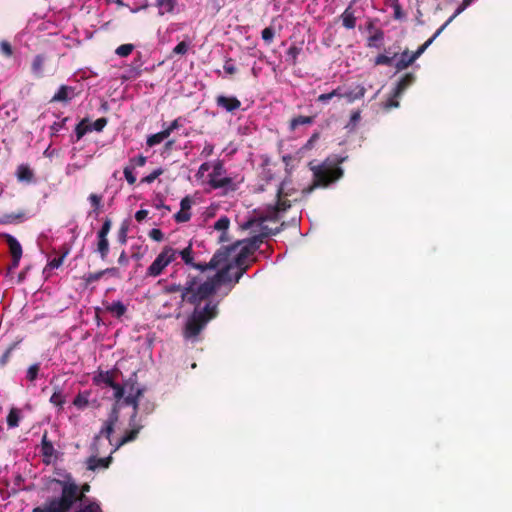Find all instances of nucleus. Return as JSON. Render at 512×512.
<instances>
[{
  "label": "nucleus",
  "mask_w": 512,
  "mask_h": 512,
  "mask_svg": "<svg viewBox=\"0 0 512 512\" xmlns=\"http://www.w3.org/2000/svg\"><path fill=\"white\" fill-rule=\"evenodd\" d=\"M244 246L241 242L225 250L218 251L210 260V269L216 270L213 275H189L182 289V300L195 305L184 328V337L195 340L205 325L217 314V304L211 297L224 284L237 282L240 275L233 279L231 270L243 264Z\"/></svg>",
  "instance_id": "nucleus-1"
},
{
  "label": "nucleus",
  "mask_w": 512,
  "mask_h": 512,
  "mask_svg": "<svg viewBox=\"0 0 512 512\" xmlns=\"http://www.w3.org/2000/svg\"><path fill=\"white\" fill-rule=\"evenodd\" d=\"M53 482L61 487L60 496L48 497L42 505L34 507L32 512H69L76 503H82L90 491L88 483L79 486L70 474L64 480L54 479Z\"/></svg>",
  "instance_id": "nucleus-2"
},
{
  "label": "nucleus",
  "mask_w": 512,
  "mask_h": 512,
  "mask_svg": "<svg viewBox=\"0 0 512 512\" xmlns=\"http://www.w3.org/2000/svg\"><path fill=\"white\" fill-rule=\"evenodd\" d=\"M196 179L200 185L210 189L234 190L236 188L233 179L226 175V170L219 161L203 163L196 173Z\"/></svg>",
  "instance_id": "nucleus-3"
},
{
  "label": "nucleus",
  "mask_w": 512,
  "mask_h": 512,
  "mask_svg": "<svg viewBox=\"0 0 512 512\" xmlns=\"http://www.w3.org/2000/svg\"><path fill=\"white\" fill-rule=\"evenodd\" d=\"M135 386H130V391L128 392V396L124 399L126 404H131L133 407V413L130 416L129 420V429L126 430L119 441V446L124 445L128 442L134 441L143 428V425L139 423L137 419L138 407H139V399L143 394V389H136L134 391Z\"/></svg>",
  "instance_id": "nucleus-4"
},
{
  "label": "nucleus",
  "mask_w": 512,
  "mask_h": 512,
  "mask_svg": "<svg viewBox=\"0 0 512 512\" xmlns=\"http://www.w3.org/2000/svg\"><path fill=\"white\" fill-rule=\"evenodd\" d=\"M178 256V250L171 246H164L161 252L156 256L154 261L146 270V275L149 277H157L163 273V271L176 260Z\"/></svg>",
  "instance_id": "nucleus-5"
},
{
  "label": "nucleus",
  "mask_w": 512,
  "mask_h": 512,
  "mask_svg": "<svg viewBox=\"0 0 512 512\" xmlns=\"http://www.w3.org/2000/svg\"><path fill=\"white\" fill-rule=\"evenodd\" d=\"M315 184L327 186L330 182L342 176V170L338 167H330L326 164L313 168Z\"/></svg>",
  "instance_id": "nucleus-6"
},
{
  "label": "nucleus",
  "mask_w": 512,
  "mask_h": 512,
  "mask_svg": "<svg viewBox=\"0 0 512 512\" xmlns=\"http://www.w3.org/2000/svg\"><path fill=\"white\" fill-rule=\"evenodd\" d=\"M115 389L114 397L116 399L115 404L113 405L111 412L109 413L108 419L106 422L115 425L119 420V410L122 406L127 405L124 402V399L128 396L126 388L128 386H112Z\"/></svg>",
  "instance_id": "nucleus-7"
},
{
  "label": "nucleus",
  "mask_w": 512,
  "mask_h": 512,
  "mask_svg": "<svg viewBox=\"0 0 512 512\" xmlns=\"http://www.w3.org/2000/svg\"><path fill=\"white\" fill-rule=\"evenodd\" d=\"M434 36L421 45L416 52L410 54L408 51H404L399 59L397 60L395 67L397 70H403L411 65L420 55L428 48V46L434 41Z\"/></svg>",
  "instance_id": "nucleus-8"
},
{
  "label": "nucleus",
  "mask_w": 512,
  "mask_h": 512,
  "mask_svg": "<svg viewBox=\"0 0 512 512\" xmlns=\"http://www.w3.org/2000/svg\"><path fill=\"white\" fill-rule=\"evenodd\" d=\"M178 255L182 258L186 265L192 266L201 272H206L208 269H210V262L208 264H196L194 262L192 243H189L188 246H186L184 249L178 251Z\"/></svg>",
  "instance_id": "nucleus-9"
},
{
  "label": "nucleus",
  "mask_w": 512,
  "mask_h": 512,
  "mask_svg": "<svg viewBox=\"0 0 512 512\" xmlns=\"http://www.w3.org/2000/svg\"><path fill=\"white\" fill-rule=\"evenodd\" d=\"M111 462V456H108L106 458H98L96 456H91L87 459V469L95 471L98 468H108Z\"/></svg>",
  "instance_id": "nucleus-10"
},
{
  "label": "nucleus",
  "mask_w": 512,
  "mask_h": 512,
  "mask_svg": "<svg viewBox=\"0 0 512 512\" xmlns=\"http://www.w3.org/2000/svg\"><path fill=\"white\" fill-rule=\"evenodd\" d=\"M217 104L229 112L238 109L241 105L240 101L237 98L226 96H219L217 98Z\"/></svg>",
  "instance_id": "nucleus-11"
},
{
  "label": "nucleus",
  "mask_w": 512,
  "mask_h": 512,
  "mask_svg": "<svg viewBox=\"0 0 512 512\" xmlns=\"http://www.w3.org/2000/svg\"><path fill=\"white\" fill-rule=\"evenodd\" d=\"M74 97V89L69 86H61L52 97L53 102H66Z\"/></svg>",
  "instance_id": "nucleus-12"
},
{
  "label": "nucleus",
  "mask_w": 512,
  "mask_h": 512,
  "mask_svg": "<svg viewBox=\"0 0 512 512\" xmlns=\"http://www.w3.org/2000/svg\"><path fill=\"white\" fill-rule=\"evenodd\" d=\"M105 309H106V311H108L109 313H111L113 316H115L117 318H120L121 316H123L127 311L126 305H124L121 301H114L112 303H106Z\"/></svg>",
  "instance_id": "nucleus-13"
},
{
  "label": "nucleus",
  "mask_w": 512,
  "mask_h": 512,
  "mask_svg": "<svg viewBox=\"0 0 512 512\" xmlns=\"http://www.w3.org/2000/svg\"><path fill=\"white\" fill-rule=\"evenodd\" d=\"M365 94V88L362 85H355L351 87L348 91L343 93V97H345L349 102H353L357 99H360Z\"/></svg>",
  "instance_id": "nucleus-14"
},
{
  "label": "nucleus",
  "mask_w": 512,
  "mask_h": 512,
  "mask_svg": "<svg viewBox=\"0 0 512 512\" xmlns=\"http://www.w3.org/2000/svg\"><path fill=\"white\" fill-rule=\"evenodd\" d=\"M6 241L9 246V250L12 258L22 257V247L20 243L11 235H6Z\"/></svg>",
  "instance_id": "nucleus-15"
},
{
  "label": "nucleus",
  "mask_w": 512,
  "mask_h": 512,
  "mask_svg": "<svg viewBox=\"0 0 512 512\" xmlns=\"http://www.w3.org/2000/svg\"><path fill=\"white\" fill-rule=\"evenodd\" d=\"M68 253H69V251H65L62 254L61 257L54 258V259H52L51 261L48 262V264L46 265V267L43 270V274L45 275L46 278H48L50 276V272L53 269H57V268H59L63 264V262H64L66 256L68 255Z\"/></svg>",
  "instance_id": "nucleus-16"
},
{
  "label": "nucleus",
  "mask_w": 512,
  "mask_h": 512,
  "mask_svg": "<svg viewBox=\"0 0 512 512\" xmlns=\"http://www.w3.org/2000/svg\"><path fill=\"white\" fill-rule=\"evenodd\" d=\"M55 452L52 442L48 439L47 432L42 436L41 440V454L45 458H51Z\"/></svg>",
  "instance_id": "nucleus-17"
},
{
  "label": "nucleus",
  "mask_w": 512,
  "mask_h": 512,
  "mask_svg": "<svg viewBox=\"0 0 512 512\" xmlns=\"http://www.w3.org/2000/svg\"><path fill=\"white\" fill-rule=\"evenodd\" d=\"M341 20L343 26L347 29H353L356 25V17L349 8L342 13Z\"/></svg>",
  "instance_id": "nucleus-18"
},
{
  "label": "nucleus",
  "mask_w": 512,
  "mask_h": 512,
  "mask_svg": "<svg viewBox=\"0 0 512 512\" xmlns=\"http://www.w3.org/2000/svg\"><path fill=\"white\" fill-rule=\"evenodd\" d=\"M176 1L175 0H158L157 6L159 9V14L164 15L166 13H172L175 9Z\"/></svg>",
  "instance_id": "nucleus-19"
},
{
  "label": "nucleus",
  "mask_w": 512,
  "mask_h": 512,
  "mask_svg": "<svg viewBox=\"0 0 512 512\" xmlns=\"http://www.w3.org/2000/svg\"><path fill=\"white\" fill-rule=\"evenodd\" d=\"M470 4V0H464L462 6H460L456 12L442 25L437 32L434 34V38L438 37L440 33L460 14L462 13L466 7Z\"/></svg>",
  "instance_id": "nucleus-20"
},
{
  "label": "nucleus",
  "mask_w": 512,
  "mask_h": 512,
  "mask_svg": "<svg viewBox=\"0 0 512 512\" xmlns=\"http://www.w3.org/2000/svg\"><path fill=\"white\" fill-rule=\"evenodd\" d=\"M20 422V410L11 408L7 416V425L9 428H16Z\"/></svg>",
  "instance_id": "nucleus-21"
},
{
  "label": "nucleus",
  "mask_w": 512,
  "mask_h": 512,
  "mask_svg": "<svg viewBox=\"0 0 512 512\" xmlns=\"http://www.w3.org/2000/svg\"><path fill=\"white\" fill-rule=\"evenodd\" d=\"M229 219L227 217H221L219 218L215 224H214V228L218 231H222V234L221 236L219 237V240L220 241H225L226 238H225V233H226V230L228 229L229 227Z\"/></svg>",
  "instance_id": "nucleus-22"
},
{
  "label": "nucleus",
  "mask_w": 512,
  "mask_h": 512,
  "mask_svg": "<svg viewBox=\"0 0 512 512\" xmlns=\"http://www.w3.org/2000/svg\"><path fill=\"white\" fill-rule=\"evenodd\" d=\"M168 137H169V131L163 130L159 133L149 136L147 139V145L150 147L155 146V145L161 143L162 141H164Z\"/></svg>",
  "instance_id": "nucleus-23"
},
{
  "label": "nucleus",
  "mask_w": 512,
  "mask_h": 512,
  "mask_svg": "<svg viewBox=\"0 0 512 512\" xmlns=\"http://www.w3.org/2000/svg\"><path fill=\"white\" fill-rule=\"evenodd\" d=\"M97 251L100 253L102 259L106 258L109 252V242L107 237H98Z\"/></svg>",
  "instance_id": "nucleus-24"
},
{
  "label": "nucleus",
  "mask_w": 512,
  "mask_h": 512,
  "mask_svg": "<svg viewBox=\"0 0 512 512\" xmlns=\"http://www.w3.org/2000/svg\"><path fill=\"white\" fill-rule=\"evenodd\" d=\"M17 177L20 181H30L33 177V173L29 167L21 165L17 169Z\"/></svg>",
  "instance_id": "nucleus-25"
},
{
  "label": "nucleus",
  "mask_w": 512,
  "mask_h": 512,
  "mask_svg": "<svg viewBox=\"0 0 512 512\" xmlns=\"http://www.w3.org/2000/svg\"><path fill=\"white\" fill-rule=\"evenodd\" d=\"M313 122V118L309 116H298L296 118H293L290 122V129L293 131L295 130L299 125H306L311 124Z\"/></svg>",
  "instance_id": "nucleus-26"
},
{
  "label": "nucleus",
  "mask_w": 512,
  "mask_h": 512,
  "mask_svg": "<svg viewBox=\"0 0 512 512\" xmlns=\"http://www.w3.org/2000/svg\"><path fill=\"white\" fill-rule=\"evenodd\" d=\"M44 57L41 55H37L33 62H32V71L36 75H41L43 71V65H44Z\"/></svg>",
  "instance_id": "nucleus-27"
},
{
  "label": "nucleus",
  "mask_w": 512,
  "mask_h": 512,
  "mask_svg": "<svg viewBox=\"0 0 512 512\" xmlns=\"http://www.w3.org/2000/svg\"><path fill=\"white\" fill-rule=\"evenodd\" d=\"M76 512H103L99 503L95 501H91L82 507H80Z\"/></svg>",
  "instance_id": "nucleus-28"
},
{
  "label": "nucleus",
  "mask_w": 512,
  "mask_h": 512,
  "mask_svg": "<svg viewBox=\"0 0 512 512\" xmlns=\"http://www.w3.org/2000/svg\"><path fill=\"white\" fill-rule=\"evenodd\" d=\"M190 46H191L190 41H181L174 47L173 53L178 54V55H184L188 52Z\"/></svg>",
  "instance_id": "nucleus-29"
},
{
  "label": "nucleus",
  "mask_w": 512,
  "mask_h": 512,
  "mask_svg": "<svg viewBox=\"0 0 512 512\" xmlns=\"http://www.w3.org/2000/svg\"><path fill=\"white\" fill-rule=\"evenodd\" d=\"M133 49L134 46L132 44H123L116 49L115 53L120 57H127L131 54Z\"/></svg>",
  "instance_id": "nucleus-30"
},
{
  "label": "nucleus",
  "mask_w": 512,
  "mask_h": 512,
  "mask_svg": "<svg viewBox=\"0 0 512 512\" xmlns=\"http://www.w3.org/2000/svg\"><path fill=\"white\" fill-rule=\"evenodd\" d=\"M162 168H157L152 171L149 175L145 176L141 181L143 183L151 184L155 179H157L160 175L163 174Z\"/></svg>",
  "instance_id": "nucleus-31"
},
{
  "label": "nucleus",
  "mask_w": 512,
  "mask_h": 512,
  "mask_svg": "<svg viewBox=\"0 0 512 512\" xmlns=\"http://www.w3.org/2000/svg\"><path fill=\"white\" fill-rule=\"evenodd\" d=\"M50 402L55 406L62 407V405L65 403V398L61 392L55 391L50 398Z\"/></svg>",
  "instance_id": "nucleus-32"
},
{
  "label": "nucleus",
  "mask_w": 512,
  "mask_h": 512,
  "mask_svg": "<svg viewBox=\"0 0 512 512\" xmlns=\"http://www.w3.org/2000/svg\"><path fill=\"white\" fill-rule=\"evenodd\" d=\"M134 169L133 167H129L128 165L124 168V176L127 182L130 185H133L136 182V176L134 175Z\"/></svg>",
  "instance_id": "nucleus-33"
},
{
  "label": "nucleus",
  "mask_w": 512,
  "mask_h": 512,
  "mask_svg": "<svg viewBox=\"0 0 512 512\" xmlns=\"http://www.w3.org/2000/svg\"><path fill=\"white\" fill-rule=\"evenodd\" d=\"M300 52H301V49L297 46H291L288 49L287 55H288L289 59L291 60L292 64H296L297 58H298Z\"/></svg>",
  "instance_id": "nucleus-34"
},
{
  "label": "nucleus",
  "mask_w": 512,
  "mask_h": 512,
  "mask_svg": "<svg viewBox=\"0 0 512 512\" xmlns=\"http://www.w3.org/2000/svg\"><path fill=\"white\" fill-rule=\"evenodd\" d=\"M146 161V157L140 155L136 158L131 159L128 166L133 167V169L135 170L137 167H143L146 164Z\"/></svg>",
  "instance_id": "nucleus-35"
},
{
  "label": "nucleus",
  "mask_w": 512,
  "mask_h": 512,
  "mask_svg": "<svg viewBox=\"0 0 512 512\" xmlns=\"http://www.w3.org/2000/svg\"><path fill=\"white\" fill-rule=\"evenodd\" d=\"M111 229V220L106 219L98 232V237H107Z\"/></svg>",
  "instance_id": "nucleus-36"
},
{
  "label": "nucleus",
  "mask_w": 512,
  "mask_h": 512,
  "mask_svg": "<svg viewBox=\"0 0 512 512\" xmlns=\"http://www.w3.org/2000/svg\"><path fill=\"white\" fill-rule=\"evenodd\" d=\"M174 217L177 222H186L190 219L191 214L190 212L180 209V211L177 212Z\"/></svg>",
  "instance_id": "nucleus-37"
},
{
  "label": "nucleus",
  "mask_w": 512,
  "mask_h": 512,
  "mask_svg": "<svg viewBox=\"0 0 512 512\" xmlns=\"http://www.w3.org/2000/svg\"><path fill=\"white\" fill-rule=\"evenodd\" d=\"M149 237L157 242H161L164 239L162 231L157 228H154L149 232Z\"/></svg>",
  "instance_id": "nucleus-38"
},
{
  "label": "nucleus",
  "mask_w": 512,
  "mask_h": 512,
  "mask_svg": "<svg viewBox=\"0 0 512 512\" xmlns=\"http://www.w3.org/2000/svg\"><path fill=\"white\" fill-rule=\"evenodd\" d=\"M274 31L272 28L267 27L262 31V38L265 42L270 43L274 38Z\"/></svg>",
  "instance_id": "nucleus-39"
},
{
  "label": "nucleus",
  "mask_w": 512,
  "mask_h": 512,
  "mask_svg": "<svg viewBox=\"0 0 512 512\" xmlns=\"http://www.w3.org/2000/svg\"><path fill=\"white\" fill-rule=\"evenodd\" d=\"M104 274H105V271H99V272H96V273H90V274H88L85 277V281L88 284L92 283V282H95V281L99 280Z\"/></svg>",
  "instance_id": "nucleus-40"
},
{
  "label": "nucleus",
  "mask_w": 512,
  "mask_h": 512,
  "mask_svg": "<svg viewBox=\"0 0 512 512\" xmlns=\"http://www.w3.org/2000/svg\"><path fill=\"white\" fill-rule=\"evenodd\" d=\"M38 371H39V366L36 364L29 367V369L27 371V380L34 381L36 379Z\"/></svg>",
  "instance_id": "nucleus-41"
},
{
  "label": "nucleus",
  "mask_w": 512,
  "mask_h": 512,
  "mask_svg": "<svg viewBox=\"0 0 512 512\" xmlns=\"http://www.w3.org/2000/svg\"><path fill=\"white\" fill-rule=\"evenodd\" d=\"M73 404L78 408H83L88 404V399L82 394H79L77 397H75Z\"/></svg>",
  "instance_id": "nucleus-42"
},
{
  "label": "nucleus",
  "mask_w": 512,
  "mask_h": 512,
  "mask_svg": "<svg viewBox=\"0 0 512 512\" xmlns=\"http://www.w3.org/2000/svg\"><path fill=\"white\" fill-rule=\"evenodd\" d=\"M114 426L111 423L105 422L104 427L101 429V434H104L107 438L114 432Z\"/></svg>",
  "instance_id": "nucleus-43"
},
{
  "label": "nucleus",
  "mask_w": 512,
  "mask_h": 512,
  "mask_svg": "<svg viewBox=\"0 0 512 512\" xmlns=\"http://www.w3.org/2000/svg\"><path fill=\"white\" fill-rule=\"evenodd\" d=\"M392 62V58L386 56V55H378L375 59L376 65H390Z\"/></svg>",
  "instance_id": "nucleus-44"
},
{
  "label": "nucleus",
  "mask_w": 512,
  "mask_h": 512,
  "mask_svg": "<svg viewBox=\"0 0 512 512\" xmlns=\"http://www.w3.org/2000/svg\"><path fill=\"white\" fill-rule=\"evenodd\" d=\"M0 50L8 57L12 55L11 45L7 41H2L0 43Z\"/></svg>",
  "instance_id": "nucleus-45"
},
{
  "label": "nucleus",
  "mask_w": 512,
  "mask_h": 512,
  "mask_svg": "<svg viewBox=\"0 0 512 512\" xmlns=\"http://www.w3.org/2000/svg\"><path fill=\"white\" fill-rule=\"evenodd\" d=\"M107 124V121L105 118H99L97 119L92 126L93 130L101 131Z\"/></svg>",
  "instance_id": "nucleus-46"
},
{
  "label": "nucleus",
  "mask_w": 512,
  "mask_h": 512,
  "mask_svg": "<svg viewBox=\"0 0 512 512\" xmlns=\"http://www.w3.org/2000/svg\"><path fill=\"white\" fill-rule=\"evenodd\" d=\"M192 201L189 197H185L181 200L180 209L190 212Z\"/></svg>",
  "instance_id": "nucleus-47"
},
{
  "label": "nucleus",
  "mask_w": 512,
  "mask_h": 512,
  "mask_svg": "<svg viewBox=\"0 0 512 512\" xmlns=\"http://www.w3.org/2000/svg\"><path fill=\"white\" fill-rule=\"evenodd\" d=\"M148 216V210L146 209H141L139 211L136 212L135 214V219L138 221V222H141L143 221L144 219H146Z\"/></svg>",
  "instance_id": "nucleus-48"
},
{
  "label": "nucleus",
  "mask_w": 512,
  "mask_h": 512,
  "mask_svg": "<svg viewBox=\"0 0 512 512\" xmlns=\"http://www.w3.org/2000/svg\"><path fill=\"white\" fill-rule=\"evenodd\" d=\"M89 201L91 202V204L95 207V208H99L100 206V203H101V197L96 195V194H91L89 196Z\"/></svg>",
  "instance_id": "nucleus-49"
},
{
  "label": "nucleus",
  "mask_w": 512,
  "mask_h": 512,
  "mask_svg": "<svg viewBox=\"0 0 512 512\" xmlns=\"http://www.w3.org/2000/svg\"><path fill=\"white\" fill-rule=\"evenodd\" d=\"M288 207H290L289 202H287L286 200H283V199H279L277 206H276V211H285Z\"/></svg>",
  "instance_id": "nucleus-50"
},
{
  "label": "nucleus",
  "mask_w": 512,
  "mask_h": 512,
  "mask_svg": "<svg viewBox=\"0 0 512 512\" xmlns=\"http://www.w3.org/2000/svg\"><path fill=\"white\" fill-rule=\"evenodd\" d=\"M410 83V79L408 77L402 79L398 84V91L397 94H399L402 90L405 89L406 86H408Z\"/></svg>",
  "instance_id": "nucleus-51"
},
{
  "label": "nucleus",
  "mask_w": 512,
  "mask_h": 512,
  "mask_svg": "<svg viewBox=\"0 0 512 512\" xmlns=\"http://www.w3.org/2000/svg\"><path fill=\"white\" fill-rule=\"evenodd\" d=\"M183 286L182 285H170L166 288L167 292H181L182 293Z\"/></svg>",
  "instance_id": "nucleus-52"
},
{
  "label": "nucleus",
  "mask_w": 512,
  "mask_h": 512,
  "mask_svg": "<svg viewBox=\"0 0 512 512\" xmlns=\"http://www.w3.org/2000/svg\"><path fill=\"white\" fill-rule=\"evenodd\" d=\"M224 71L228 74H234L236 72V68L233 64L227 62L224 65Z\"/></svg>",
  "instance_id": "nucleus-53"
},
{
  "label": "nucleus",
  "mask_w": 512,
  "mask_h": 512,
  "mask_svg": "<svg viewBox=\"0 0 512 512\" xmlns=\"http://www.w3.org/2000/svg\"><path fill=\"white\" fill-rule=\"evenodd\" d=\"M179 126H180V125H179V120H178V119H176V120H174V121L170 124V126H169L168 128H166L164 131H169V135H170V134H171L175 129H177Z\"/></svg>",
  "instance_id": "nucleus-54"
},
{
  "label": "nucleus",
  "mask_w": 512,
  "mask_h": 512,
  "mask_svg": "<svg viewBox=\"0 0 512 512\" xmlns=\"http://www.w3.org/2000/svg\"><path fill=\"white\" fill-rule=\"evenodd\" d=\"M333 98V94H321L319 95L318 97V101L320 102H327L328 100L332 99Z\"/></svg>",
  "instance_id": "nucleus-55"
},
{
  "label": "nucleus",
  "mask_w": 512,
  "mask_h": 512,
  "mask_svg": "<svg viewBox=\"0 0 512 512\" xmlns=\"http://www.w3.org/2000/svg\"><path fill=\"white\" fill-rule=\"evenodd\" d=\"M20 259L21 258H12V264H11V266L8 269V273H10L11 270H13V269H15V268H17L19 266Z\"/></svg>",
  "instance_id": "nucleus-56"
},
{
  "label": "nucleus",
  "mask_w": 512,
  "mask_h": 512,
  "mask_svg": "<svg viewBox=\"0 0 512 512\" xmlns=\"http://www.w3.org/2000/svg\"><path fill=\"white\" fill-rule=\"evenodd\" d=\"M213 152V146L212 145H206L202 151V154H204L205 156H209L211 155Z\"/></svg>",
  "instance_id": "nucleus-57"
},
{
  "label": "nucleus",
  "mask_w": 512,
  "mask_h": 512,
  "mask_svg": "<svg viewBox=\"0 0 512 512\" xmlns=\"http://www.w3.org/2000/svg\"><path fill=\"white\" fill-rule=\"evenodd\" d=\"M318 139V134H314L306 143L305 148H311L313 143Z\"/></svg>",
  "instance_id": "nucleus-58"
},
{
  "label": "nucleus",
  "mask_w": 512,
  "mask_h": 512,
  "mask_svg": "<svg viewBox=\"0 0 512 512\" xmlns=\"http://www.w3.org/2000/svg\"><path fill=\"white\" fill-rule=\"evenodd\" d=\"M154 407H155V406H154V403L147 402V403L145 404V408H144V410H145L146 414L151 413V412L154 410Z\"/></svg>",
  "instance_id": "nucleus-59"
},
{
  "label": "nucleus",
  "mask_w": 512,
  "mask_h": 512,
  "mask_svg": "<svg viewBox=\"0 0 512 512\" xmlns=\"http://www.w3.org/2000/svg\"><path fill=\"white\" fill-rule=\"evenodd\" d=\"M85 132H86V128H83V127H82V124H80V125L77 127V134H78V138H81Z\"/></svg>",
  "instance_id": "nucleus-60"
},
{
  "label": "nucleus",
  "mask_w": 512,
  "mask_h": 512,
  "mask_svg": "<svg viewBox=\"0 0 512 512\" xmlns=\"http://www.w3.org/2000/svg\"><path fill=\"white\" fill-rule=\"evenodd\" d=\"M104 271H105V274L109 273L112 275H117V273H118V270L116 268H108V269H105Z\"/></svg>",
  "instance_id": "nucleus-61"
},
{
  "label": "nucleus",
  "mask_w": 512,
  "mask_h": 512,
  "mask_svg": "<svg viewBox=\"0 0 512 512\" xmlns=\"http://www.w3.org/2000/svg\"><path fill=\"white\" fill-rule=\"evenodd\" d=\"M329 94H333V97H335V96L343 97V93H340L339 89H335L332 92H330Z\"/></svg>",
  "instance_id": "nucleus-62"
},
{
  "label": "nucleus",
  "mask_w": 512,
  "mask_h": 512,
  "mask_svg": "<svg viewBox=\"0 0 512 512\" xmlns=\"http://www.w3.org/2000/svg\"><path fill=\"white\" fill-rule=\"evenodd\" d=\"M359 118H360V114H359L358 112L354 113V114L352 115V117H351V119H352V121H353V122L358 121V120H359Z\"/></svg>",
  "instance_id": "nucleus-63"
},
{
  "label": "nucleus",
  "mask_w": 512,
  "mask_h": 512,
  "mask_svg": "<svg viewBox=\"0 0 512 512\" xmlns=\"http://www.w3.org/2000/svg\"><path fill=\"white\" fill-rule=\"evenodd\" d=\"M8 355H9V351H7L6 354L4 355V357L2 359V363L6 362Z\"/></svg>",
  "instance_id": "nucleus-64"
}]
</instances>
